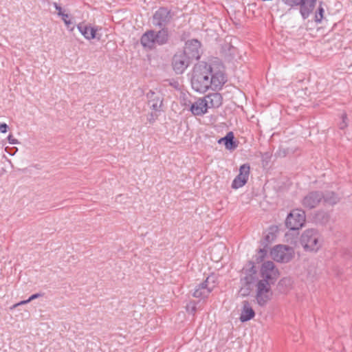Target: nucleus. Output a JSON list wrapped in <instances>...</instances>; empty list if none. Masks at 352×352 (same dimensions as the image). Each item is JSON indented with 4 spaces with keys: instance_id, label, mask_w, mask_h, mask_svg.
<instances>
[{
    "instance_id": "nucleus-38",
    "label": "nucleus",
    "mask_w": 352,
    "mask_h": 352,
    "mask_svg": "<svg viewBox=\"0 0 352 352\" xmlns=\"http://www.w3.org/2000/svg\"><path fill=\"white\" fill-rule=\"evenodd\" d=\"M224 140H225V137L220 138V139L218 140V143H219V144H222V143L223 144V143H224Z\"/></svg>"
},
{
    "instance_id": "nucleus-29",
    "label": "nucleus",
    "mask_w": 352,
    "mask_h": 352,
    "mask_svg": "<svg viewBox=\"0 0 352 352\" xmlns=\"http://www.w3.org/2000/svg\"><path fill=\"white\" fill-rule=\"evenodd\" d=\"M186 310L194 314L197 311V303L195 301H190L186 305Z\"/></svg>"
},
{
    "instance_id": "nucleus-9",
    "label": "nucleus",
    "mask_w": 352,
    "mask_h": 352,
    "mask_svg": "<svg viewBox=\"0 0 352 352\" xmlns=\"http://www.w3.org/2000/svg\"><path fill=\"white\" fill-rule=\"evenodd\" d=\"M306 221L305 212L300 208L294 209L287 215L285 225L291 230H296L301 228Z\"/></svg>"
},
{
    "instance_id": "nucleus-19",
    "label": "nucleus",
    "mask_w": 352,
    "mask_h": 352,
    "mask_svg": "<svg viewBox=\"0 0 352 352\" xmlns=\"http://www.w3.org/2000/svg\"><path fill=\"white\" fill-rule=\"evenodd\" d=\"M188 103H185V105L189 107V110L194 116H203L207 112L208 106L204 98H199L192 103L189 101Z\"/></svg>"
},
{
    "instance_id": "nucleus-39",
    "label": "nucleus",
    "mask_w": 352,
    "mask_h": 352,
    "mask_svg": "<svg viewBox=\"0 0 352 352\" xmlns=\"http://www.w3.org/2000/svg\"><path fill=\"white\" fill-rule=\"evenodd\" d=\"M170 85H173V86H174L175 87H177V85H178V83H177V82H175V83H174V84H172V83H171Z\"/></svg>"
},
{
    "instance_id": "nucleus-31",
    "label": "nucleus",
    "mask_w": 352,
    "mask_h": 352,
    "mask_svg": "<svg viewBox=\"0 0 352 352\" xmlns=\"http://www.w3.org/2000/svg\"><path fill=\"white\" fill-rule=\"evenodd\" d=\"M53 6L56 8V10L58 11L57 14L58 16H59V14H64V12L63 11V9L59 4H58L56 2H54Z\"/></svg>"
},
{
    "instance_id": "nucleus-18",
    "label": "nucleus",
    "mask_w": 352,
    "mask_h": 352,
    "mask_svg": "<svg viewBox=\"0 0 352 352\" xmlns=\"http://www.w3.org/2000/svg\"><path fill=\"white\" fill-rule=\"evenodd\" d=\"M77 28L82 35L87 40H91L94 38L100 39V36H98L97 32L100 30L101 28L98 26L91 27L90 25L85 24L84 23H80L77 25Z\"/></svg>"
},
{
    "instance_id": "nucleus-3",
    "label": "nucleus",
    "mask_w": 352,
    "mask_h": 352,
    "mask_svg": "<svg viewBox=\"0 0 352 352\" xmlns=\"http://www.w3.org/2000/svg\"><path fill=\"white\" fill-rule=\"evenodd\" d=\"M177 19V12L173 6H160L153 13L151 20L155 28H168Z\"/></svg>"
},
{
    "instance_id": "nucleus-36",
    "label": "nucleus",
    "mask_w": 352,
    "mask_h": 352,
    "mask_svg": "<svg viewBox=\"0 0 352 352\" xmlns=\"http://www.w3.org/2000/svg\"><path fill=\"white\" fill-rule=\"evenodd\" d=\"M271 154L268 152H266L265 153L263 154L262 155V158L263 160H270L271 158Z\"/></svg>"
},
{
    "instance_id": "nucleus-17",
    "label": "nucleus",
    "mask_w": 352,
    "mask_h": 352,
    "mask_svg": "<svg viewBox=\"0 0 352 352\" xmlns=\"http://www.w3.org/2000/svg\"><path fill=\"white\" fill-rule=\"evenodd\" d=\"M147 104L151 110L162 111L163 98L160 92L150 90L146 94Z\"/></svg>"
},
{
    "instance_id": "nucleus-26",
    "label": "nucleus",
    "mask_w": 352,
    "mask_h": 352,
    "mask_svg": "<svg viewBox=\"0 0 352 352\" xmlns=\"http://www.w3.org/2000/svg\"><path fill=\"white\" fill-rule=\"evenodd\" d=\"M161 111H155L152 110V111L148 113L146 116L147 121L149 124H153L158 118L160 116V112Z\"/></svg>"
},
{
    "instance_id": "nucleus-14",
    "label": "nucleus",
    "mask_w": 352,
    "mask_h": 352,
    "mask_svg": "<svg viewBox=\"0 0 352 352\" xmlns=\"http://www.w3.org/2000/svg\"><path fill=\"white\" fill-rule=\"evenodd\" d=\"M323 192L313 190L308 192L302 199L301 204L307 209L311 210L316 208L322 201Z\"/></svg>"
},
{
    "instance_id": "nucleus-1",
    "label": "nucleus",
    "mask_w": 352,
    "mask_h": 352,
    "mask_svg": "<svg viewBox=\"0 0 352 352\" xmlns=\"http://www.w3.org/2000/svg\"><path fill=\"white\" fill-rule=\"evenodd\" d=\"M212 65L206 62L196 64L192 69L191 85L192 89L199 93H205L209 88L210 76H211Z\"/></svg>"
},
{
    "instance_id": "nucleus-34",
    "label": "nucleus",
    "mask_w": 352,
    "mask_h": 352,
    "mask_svg": "<svg viewBox=\"0 0 352 352\" xmlns=\"http://www.w3.org/2000/svg\"><path fill=\"white\" fill-rule=\"evenodd\" d=\"M65 25L67 26V29L69 30V31H73L74 29V27H70V25L72 24V22L71 21L70 19H69L68 21H67L66 22H64Z\"/></svg>"
},
{
    "instance_id": "nucleus-7",
    "label": "nucleus",
    "mask_w": 352,
    "mask_h": 352,
    "mask_svg": "<svg viewBox=\"0 0 352 352\" xmlns=\"http://www.w3.org/2000/svg\"><path fill=\"white\" fill-rule=\"evenodd\" d=\"M217 278L212 274L208 276L202 283L198 284L192 293V296L196 298L204 299L209 296L210 294L217 287Z\"/></svg>"
},
{
    "instance_id": "nucleus-4",
    "label": "nucleus",
    "mask_w": 352,
    "mask_h": 352,
    "mask_svg": "<svg viewBox=\"0 0 352 352\" xmlns=\"http://www.w3.org/2000/svg\"><path fill=\"white\" fill-rule=\"evenodd\" d=\"M300 241L306 252H317L322 247V236L316 229L310 228L305 230Z\"/></svg>"
},
{
    "instance_id": "nucleus-30",
    "label": "nucleus",
    "mask_w": 352,
    "mask_h": 352,
    "mask_svg": "<svg viewBox=\"0 0 352 352\" xmlns=\"http://www.w3.org/2000/svg\"><path fill=\"white\" fill-rule=\"evenodd\" d=\"M8 142L11 144H17L19 143V142L18 141V140H16V138H14L13 137V135L12 134H10L8 136Z\"/></svg>"
},
{
    "instance_id": "nucleus-25",
    "label": "nucleus",
    "mask_w": 352,
    "mask_h": 352,
    "mask_svg": "<svg viewBox=\"0 0 352 352\" xmlns=\"http://www.w3.org/2000/svg\"><path fill=\"white\" fill-rule=\"evenodd\" d=\"M341 121L338 124V126L340 130H344L348 127V116L346 112L342 113Z\"/></svg>"
},
{
    "instance_id": "nucleus-33",
    "label": "nucleus",
    "mask_w": 352,
    "mask_h": 352,
    "mask_svg": "<svg viewBox=\"0 0 352 352\" xmlns=\"http://www.w3.org/2000/svg\"><path fill=\"white\" fill-rule=\"evenodd\" d=\"M43 294H40V293H36V294H32V296H30V298H28L29 301H32L34 299H36L39 297H41L43 296Z\"/></svg>"
},
{
    "instance_id": "nucleus-6",
    "label": "nucleus",
    "mask_w": 352,
    "mask_h": 352,
    "mask_svg": "<svg viewBox=\"0 0 352 352\" xmlns=\"http://www.w3.org/2000/svg\"><path fill=\"white\" fill-rule=\"evenodd\" d=\"M251 267L245 270V276L240 279L241 287L239 294L242 297L248 296L252 291V285L256 280V270L253 263Z\"/></svg>"
},
{
    "instance_id": "nucleus-16",
    "label": "nucleus",
    "mask_w": 352,
    "mask_h": 352,
    "mask_svg": "<svg viewBox=\"0 0 352 352\" xmlns=\"http://www.w3.org/2000/svg\"><path fill=\"white\" fill-rule=\"evenodd\" d=\"M250 166L249 164H244L240 166L239 174L234 179L232 188L238 189L243 186L248 180Z\"/></svg>"
},
{
    "instance_id": "nucleus-28",
    "label": "nucleus",
    "mask_w": 352,
    "mask_h": 352,
    "mask_svg": "<svg viewBox=\"0 0 352 352\" xmlns=\"http://www.w3.org/2000/svg\"><path fill=\"white\" fill-rule=\"evenodd\" d=\"M285 5L294 8L298 6L302 0H281Z\"/></svg>"
},
{
    "instance_id": "nucleus-5",
    "label": "nucleus",
    "mask_w": 352,
    "mask_h": 352,
    "mask_svg": "<svg viewBox=\"0 0 352 352\" xmlns=\"http://www.w3.org/2000/svg\"><path fill=\"white\" fill-rule=\"evenodd\" d=\"M278 232V228L276 226H272L267 229L263 239L261 241L263 248H259L255 255V261L257 263H261L266 257L269 246L276 239Z\"/></svg>"
},
{
    "instance_id": "nucleus-23",
    "label": "nucleus",
    "mask_w": 352,
    "mask_h": 352,
    "mask_svg": "<svg viewBox=\"0 0 352 352\" xmlns=\"http://www.w3.org/2000/svg\"><path fill=\"white\" fill-rule=\"evenodd\" d=\"M234 139V135L232 131H230L226 134L223 143L226 149L233 151L238 146V142Z\"/></svg>"
},
{
    "instance_id": "nucleus-37",
    "label": "nucleus",
    "mask_w": 352,
    "mask_h": 352,
    "mask_svg": "<svg viewBox=\"0 0 352 352\" xmlns=\"http://www.w3.org/2000/svg\"><path fill=\"white\" fill-rule=\"evenodd\" d=\"M28 302H30V301H29V300H28H28H22V301H21V302H18V303L15 304L13 307H18V306H19V305H25V304H27V303H28Z\"/></svg>"
},
{
    "instance_id": "nucleus-21",
    "label": "nucleus",
    "mask_w": 352,
    "mask_h": 352,
    "mask_svg": "<svg viewBox=\"0 0 352 352\" xmlns=\"http://www.w3.org/2000/svg\"><path fill=\"white\" fill-rule=\"evenodd\" d=\"M243 307L239 320L242 322H245L254 318L255 316V311L250 305L248 300H244L242 302Z\"/></svg>"
},
{
    "instance_id": "nucleus-35",
    "label": "nucleus",
    "mask_w": 352,
    "mask_h": 352,
    "mask_svg": "<svg viewBox=\"0 0 352 352\" xmlns=\"http://www.w3.org/2000/svg\"><path fill=\"white\" fill-rule=\"evenodd\" d=\"M59 16L61 17L62 20L64 21V22H66L67 21H68L69 19V15L68 14H59Z\"/></svg>"
},
{
    "instance_id": "nucleus-10",
    "label": "nucleus",
    "mask_w": 352,
    "mask_h": 352,
    "mask_svg": "<svg viewBox=\"0 0 352 352\" xmlns=\"http://www.w3.org/2000/svg\"><path fill=\"white\" fill-rule=\"evenodd\" d=\"M261 279L258 281L274 285L279 276V272L272 261L264 262L260 270Z\"/></svg>"
},
{
    "instance_id": "nucleus-22",
    "label": "nucleus",
    "mask_w": 352,
    "mask_h": 352,
    "mask_svg": "<svg viewBox=\"0 0 352 352\" xmlns=\"http://www.w3.org/2000/svg\"><path fill=\"white\" fill-rule=\"evenodd\" d=\"M204 98L207 103L208 108H218L222 104L223 98L219 93L209 94Z\"/></svg>"
},
{
    "instance_id": "nucleus-20",
    "label": "nucleus",
    "mask_w": 352,
    "mask_h": 352,
    "mask_svg": "<svg viewBox=\"0 0 352 352\" xmlns=\"http://www.w3.org/2000/svg\"><path fill=\"white\" fill-rule=\"evenodd\" d=\"M317 0H302L298 4L299 11L303 19H307L313 12Z\"/></svg>"
},
{
    "instance_id": "nucleus-24",
    "label": "nucleus",
    "mask_w": 352,
    "mask_h": 352,
    "mask_svg": "<svg viewBox=\"0 0 352 352\" xmlns=\"http://www.w3.org/2000/svg\"><path fill=\"white\" fill-rule=\"evenodd\" d=\"M322 200L325 204L333 206L339 202L340 197L336 192L333 191H328L324 194L323 193Z\"/></svg>"
},
{
    "instance_id": "nucleus-8",
    "label": "nucleus",
    "mask_w": 352,
    "mask_h": 352,
    "mask_svg": "<svg viewBox=\"0 0 352 352\" xmlns=\"http://www.w3.org/2000/svg\"><path fill=\"white\" fill-rule=\"evenodd\" d=\"M272 285L269 283L258 280L256 283L255 299L260 307L265 306L272 299L273 295L271 288Z\"/></svg>"
},
{
    "instance_id": "nucleus-15",
    "label": "nucleus",
    "mask_w": 352,
    "mask_h": 352,
    "mask_svg": "<svg viewBox=\"0 0 352 352\" xmlns=\"http://www.w3.org/2000/svg\"><path fill=\"white\" fill-rule=\"evenodd\" d=\"M226 81L227 76L225 72L212 66L211 76H210V88L214 90L220 89Z\"/></svg>"
},
{
    "instance_id": "nucleus-2",
    "label": "nucleus",
    "mask_w": 352,
    "mask_h": 352,
    "mask_svg": "<svg viewBox=\"0 0 352 352\" xmlns=\"http://www.w3.org/2000/svg\"><path fill=\"white\" fill-rule=\"evenodd\" d=\"M159 30H148L140 38V43L148 50H155L157 45H164L170 40V31L168 28H158Z\"/></svg>"
},
{
    "instance_id": "nucleus-32",
    "label": "nucleus",
    "mask_w": 352,
    "mask_h": 352,
    "mask_svg": "<svg viewBox=\"0 0 352 352\" xmlns=\"http://www.w3.org/2000/svg\"><path fill=\"white\" fill-rule=\"evenodd\" d=\"M8 129V126L6 123H0V132L1 133H6Z\"/></svg>"
},
{
    "instance_id": "nucleus-13",
    "label": "nucleus",
    "mask_w": 352,
    "mask_h": 352,
    "mask_svg": "<svg viewBox=\"0 0 352 352\" xmlns=\"http://www.w3.org/2000/svg\"><path fill=\"white\" fill-rule=\"evenodd\" d=\"M191 60L181 51L176 52L172 59L173 69L177 74H182L191 63Z\"/></svg>"
},
{
    "instance_id": "nucleus-12",
    "label": "nucleus",
    "mask_w": 352,
    "mask_h": 352,
    "mask_svg": "<svg viewBox=\"0 0 352 352\" xmlns=\"http://www.w3.org/2000/svg\"><path fill=\"white\" fill-rule=\"evenodd\" d=\"M201 43L197 39H190L186 42L184 50L181 51L191 60H198L201 56Z\"/></svg>"
},
{
    "instance_id": "nucleus-27",
    "label": "nucleus",
    "mask_w": 352,
    "mask_h": 352,
    "mask_svg": "<svg viewBox=\"0 0 352 352\" xmlns=\"http://www.w3.org/2000/svg\"><path fill=\"white\" fill-rule=\"evenodd\" d=\"M324 10L322 6H320L315 14V21L320 23L323 19Z\"/></svg>"
},
{
    "instance_id": "nucleus-11",
    "label": "nucleus",
    "mask_w": 352,
    "mask_h": 352,
    "mask_svg": "<svg viewBox=\"0 0 352 352\" xmlns=\"http://www.w3.org/2000/svg\"><path fill=\"white\" fill-rule=\"evenodd\" d=\"M294 253L292 248L284 245H277L270 252L272 258L279 263H288L293 258Z\"/></svg>"
}]
</instances>
